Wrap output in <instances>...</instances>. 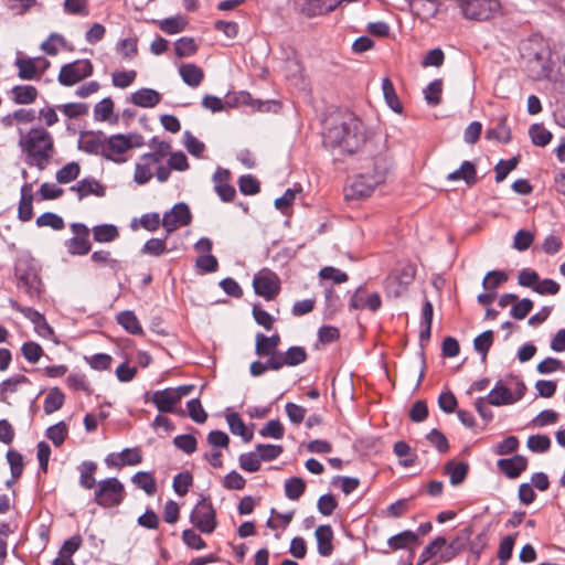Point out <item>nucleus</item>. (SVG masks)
<instances>
[{"instance_id": "obj_1", "label": "nucleus", "mask_w": 565, "mask_h": 565, "mask_svg": "<svg viewBox=\"0 0 565 565\" xmlns=\"http://www.w3.org/2000/svg\"><path fill=\"white\" fill-rule=\"evenodd\" d=\"M322 140L327 148H340L343 152L354 153L365 143V128L351 114L330 118L326 121Z\"/></svg>"}, {"instance_id": "obj_2", "label": "nucleus", "mask_w": 565, "mask_h": 565, "mask_svg": "<svg viewBox=\"0 0 565 565\" xmlns=\"http://www.w3.org/2000/svg\"><path fill=\"white\" fill-rule=\"evenodd\" d=\"M19 148L29 167L44 170L56 153L52 134L44 127H32L28 131L19 130Z\"/></svg>"}, {"instance_id": "obj_3", "label": "nucleus", "mask_w": 565, "mask_h": 565, "mask_svg": "<svg viewBox=\"0 0 565 565\" xmlns=\"http://www.w3.org/2000/svg\"><path fill=\"white\" fill-rule=\"evenodd\" d=\"M388 166L383 157H374L369 161L365 171L360 173L350 185L344 189L347 200H361L369 198L376 185L384 182Z\"/></svg>"}, {"instance_id": "obj_4", "label": "nucleus", "mask_w": 565, "mask_h": 565, "mask_svg": "<svg viewBox=\"0 0 565 565\" xmlns=\"http://www.w3.org/2000/svg\"><path fill=\"white\" fill-rule=\"evenodd\" d=\"M554 65L551 47L545 41L534 42L527 53V72L533 79L548 77Z\"/></svg>"}, {"instance_id": "obj_5", "label": "nucleus", "mask_w": 565, "mask_h": 565, "mask_svg": "<svg viewBox=\"0 0 565 565\" xmlns=\"http://www.w3.org/2000/svg\"><path fill=\"white\" fill-rule=\"evenodd\" d=\"M143 145V137L139 134H117L107 136L104 158L116 163L127 161L126 153Z\"/></svg>"}, {"instance_id": "obj_6", "label": "nucleus", "mask_w": 565, "mask_h": 565, "mask_svg": "<svg viewBox=\"0 0 565 565\" xmlns=\"http://www.w3.org/2000/svg\"><path fill=\"white\" fill-rule=\"evenodd\" d=\"M18 288L23 290L31 300H36L43 292V284L36 267L30 260H19L15 265Z\"/></svg>"}, {"instance_id": "obj_7", "label": "nucleus", "mask_w": 565, "mask_h": 565, "mask_svg": "<svg viewBox=\"0 0 565 565\" xmlns=\"http://www.w3.org/2000/svg\"><path fill=\"white\" fill-rule=\"evenodd\" d=\"M124 484L115 477L98 481L94 493V501L102 508L119 505L125 499Z\"/></svg>"}, {"instance_id": "obj_8", "label": "nucleus", "mask_w": 565, "mask_h": 565, "mask_svg": "<svg viewBox=\"0 0 565 565\" xmlns=\"http://www.w3.org/2000/svg\"><path fill=\"white\" fill-rule=\"evenodd\" d=\"M468 20L486 21L500 12L499 0H454Z\"/></svg>"}, {"instance_id": "obj_9", "label": "nucleus", "mask_w": 565, "mask_h": 565, "mask_svg": "<svg viewBox=\"0 0 565 565\" xmlns=\"http://www.w3.org/2000/svg\"><path fill=\"white\" fill-rule=\"evenodd\" d=\"M190 522L203 534H211L217 526L216 511L212 501L203 497L190 513Z\"/></svg>"}, {"instance_id": "obj_10", "label": "nucleus", "mask_w": 565, "mask_h": 565, "mask_svg": "<svg viewBox=\"0 0 565 565\" xmlns=\"http://www.w3.org/2000/svg\"><path fill=\"white\" fill-rule=\"evenodd\" d=\"M525 390L526 387L521 381H515L513 388L504 385L502 381H498L488 394L487 401L493 406L510 405L520 401L523 397Z\"/></svg>"}, {"instance_id": "obj_11", "label": "nucleus", "mask_w": 565, "mask_h": 565, "mask_svg": "<svg viewBox=\"0 0 565 565\" xmlns=\"http://www.w3.org/2000/svg\"><path fill=\"white\" fill-rule=\"evenodd\" d=\"M94 66L89 60H76L63 65L57 79L63 86H73L93 74Z\"/></svg>"}, {"instance_id": "obj_12", "label": "nucleus", "mask_w": 565, "mask_h": 565, "mask_svg": "<svg viewBox=\"0 0 565 565\" xmlns=\"http://www.w3.org/2000/svg\"><path fill=\"white\" fill-rule=\"evenodd\" d=\"M253 287L258 296L273 300L280 291V279L273 270L263 268L254 275Z\"/></svg>"}, {"instance_id": "obj_13", "label": "nucleus", "mask_w": 565, "mask_h": 565, "mask_svg": "<svg viewBox=\"0 0 565 565\" xmlns=\"http://www.w3.org/2000/svg\"><path fill=\"white\" fill-rule=\"evenodd\" d=\"M73 237L65 242L67 253L73 256H84L92 249L89 228L83 223H72Z\"/></svg>"}, {"instance_id": "obj_14", "label": "nucleus", "mask_w": 565, "mask_h": 565, "mask_svg": "<svg viewBox=\"0 0 565 565\" xmlns=\"http://www.w3.org/2000/svg\"><path fill=\"white\" fill-rule=\"evenodd\" d=\"M192 215L189 206L185 203H178L166 212L162 217V226L167 232V237L180 227L186 226L191 223Z\"/></svg>"}, {"instance_id": "obj_15", "label": "nucleus", "mask_w": 565, "mask_h": 565, "mask_svg": "<svg viewBox=\"0 0 565 565\" xmlns=\"http://www.w3.org/2000/svg\"><path fill=\"white\" fill-rule=\"evenodd\" d=\"M107 136L102 131H87L81 135L78 140L79 150L104 158Z\"/></svg>"}, {"instance_id": "obj_16", "label": "nucleus", "mask_w": 565, "mask_h": 565, "mask_svg": "<svg viewBox=\"0 0 565 565\" xmlns=\"http://www.w3.org/2000/svg\"><path fill=\"white\" fill-rule=\"evenodd\" d=\"M158 166H162V163L157 162L156 158L142 154L136 163L134 181L139 185L148 183L153 175L157 177Z\"/></svg>"}, {"instance_id": "obj_17", "label": "nucleus", "mask_w": 565, "mask_h": 565, "mask_svg": "<svg viewBox=\"0 0 565 565\" xmlns=\"http://www.w3.org/2000/svg\"><path fill=\"white\" fill-rule=\"evenodd\" d=\"M189 169L186 156L182 151L171 152L169 154L168 166H158L157 180L159 182L168 181L171 170L185 171Z\"/></svg>"}, {"instance_id": "obj_18", "label": "nucleus", "mask_w": 565, "mask_h": 565, "mask_svg": "<svg viewBox=\"0 0 565 565\" xmlns=\"http://www.w3.org/2000/svg\"><path fill=\"white\" fill-rule=\"evenodd\" d=\"M497 466L509 479H515L526 469L527 460L521 455H515L512 458L498 460Z\"/></svg>"}, {"instance_id": "obj_19", "label": "nucleus", "mask_w": 565, "mask_h": 565, "mask_svg": "<svg viewBox=\"0 0 565 565\" xmlns=\"http://www.w3.org/2000/svg\"><path fill=\"white\" fill-rule=\"evenodd\" d=\"M36 61H43L45 66L50 64L49 61L41 57H18L14 62V65L18 68V76L23 81L39 78L42 75V72L38 71Z\"/></svg>"}, {"instance_id": "obj_20", "label": "nucleus", "mask_w": 565, "mask_h": 565, "mask_svg": "<svg viewBox=\"0 0 565 565\" xmlns=\"http://www.w3.org/2000/svg\"><path fill=\"white\" fill-rule=\"evenodd\" d=\"M300 10L307 17H315L332 11L338 0H300Z\"/></svg>"}, {"instance_id": "obj_21", "label": "nucleus", "mask_w": 565, "mask_h": 565, "mask_svg": "<svg viewBox=\"0 0 565 565\" xmlns=\"http://www.w3.org/2000/svg\"><path fill=\"white\" fill-rule=\"evenodd\" d=\"M315 536L318 553L323 557L330 556L333 553V530L331 525H319L316 529Z\"/></svg>"}, {"instance_id": "obj_22", "label": "nucleus", "mask_w": 565, "mask_h": 565, "mask_svg": "<svg viewBox=\"0 0 565 565\" xmlns=\"http://www.w3.org/2000/svg\"><path fill=\"white\" fill-rule=\"evenodd\" d=\"M411 11L420 20L426 21L434 18L439 10L438 0H407Z\"/></svg>"}, {"instance_id": "obj_23", "label": "nucleus", "mask_w": 565, "mask_h": 565, "mask_svg": "<svg viewBox=\"0 0 565 565\" xmlns=\"http://www.w3.org/2000/svg\"><path fill=\"white\" fill-rule=\"evenodd\" d=\"M486 139L494 140L501 143H508L511 140V129L507 125V118L500 117L491 122V127L486 130Z\"/></svg>"}, {"instance_id": "obj_24", "label": "nucleus", "mask_w": 565, "mask_h": 565, "mask_svg": "<svg viewBox=\"0 0 565 565\" xmlns=\"http://www.w3.org/2000/svg\"><path fill=\"white\" fill-rule=\"evenodd\" d=\"M151 401L161 413H173L175 405L179 404L173 388L156 391Z\"/></svg>"}, {"instance_id": "obj_25", "label": "nucleus", "mask_w": 565, "mask_h": 565, "mask_svg": "<svg viewBox=\"0 0 565 565\" xmlns=\"http://www.w3.org/2000/svg\"><path fill=\"white\" fill-rule=\"evenodd\" d=\"M161 98V94L152 88H140L131 94L130 102L138 107L152 108Z\"/></svg>"}, {"instance_id": "obj_26", "label": "nucleus", "mask_w": 565, "mask_h": 565, "mask_svg": "<svg viewBox=\"0 0 565 565\" xmlns=\"http://www.w3.org/2000/svg\"><path fill=\"white\" fill-rule=\"evenodd\" d=\"M71 191L76 192L79 200L88 195H105V188L94 178H85L81 180L77 184L71 186Z\"/></svg>"}, {"instance_id": "obj_27", "label": "nucleus", "mask_w": 565, "mask_h": 565, "mask_svg": "<svg viewBox=\"0 0 565 565\" xmlns=\"http://www.w3.org/2000/svg\"><path fill=\"white\" fill-rule=\"evenodd\" d=\"M33 192L32 184L25 183L21 188V199L18 207V217L22 222H28L33 216Z\"/></svg>"}, {"instance_id": "obj_28", "label": "nucleus", "mask_w": 565, "mask_h": 565, "mask_svg": "<svg viewBox=\"0 0 565 565\" xmlns=\"http://www.w3.org/2000/svg\"><path fill=\"white\" fill-rule=\"evenodd\" d=\"M90 260L99 267H107L114 275H117L122 269L121 262L114 258L111 253L106 249L95 250L90 255Z\"/></svg>"}, {"instance_id": "obj_29", "label": "nucleus", "mask_w": 565, "mask_h": 565, "mask_svg": "<svg viewBox=\"0 0 565 565\" xmlns=\"http://www.w3.org/2000/svg\"><path fill=\"white\" fill-rule=\"evenodd\" d=\"M280 344V335L275 333L270 337H267L263 333L256 334V343H255V353L258 356H267L268 354L277 351L278 345Z\"/></svg>"}, {"instance_id": "obj_30", "label": "nucleus", "mask_w": 565, "mask_h": 565, "mask_svg": "<svg viewBox=\"0 0 565 565\" xmlns=\"http://www.w3.org/2000/svg\"><path fill=\"white\" fill-rule=\"evenodd\" d=\"M418 544V536L413 531H403L387 540V545L392 551L408 550Z\"/></svg>"}, {"instance_id": "obj_31", "label": "nucleus", "mask_w": 565, "mask_h": 565, "mask_svg": "<svg viewBox=\"0 0 565 565\" xmlns=\"http://www.w3.org/2000/svg\"><path fill=\"white\" fill-rule=\"evenodd\" d=\"M179 74L182 81L190 87H198L204 78L203 70L193 63L182 64L179 67Z\"/></svg>"}, {"instance_id": "obj_32", "label": "nucleus", "mask_w": 565, "mask_h": 565, "mask_svg": "<svg viewBox=\"0 0 565 565\" xmlns=\"http://www.w3.org/2000/svg\"><path fill=\"white\" fill-rule=\"evenodd\" d=\"M448 181L463 180L468 185L477 182L476 166L471 161H463L459 169L447 175Z\"/></svg>"}, {"instance_id": "obj_33", "label": "nucleus", "mask_w": 565, "mask_h": 565, "mask_svg": "<svg viewBox=\"0 0 565 565\" xmlns=\"http://www.w3.org/2000/svg\"><path fill=\"white\" fill-rule=\"evenodd\" d=\"M78 470L81 487L86 490L96 489L98 483L95 478L97 465L94 461H83Z\"/></svg>"}, {"instance_id": "obj_34", "label": "nucleus", "mask_w": 565, "mask_h": 565, "mask_svg": "<svg viewBox=\"0 0 565 565\" xmlns=\"http://www.w3.org/2000/svg\"><path fill=\"white\" fill-rule=\"evenodd\" d=\"M10 306L14 311L22 313L26 319H29L36 327H44L46 330L52 331L50 326L46 323L44 316L38 310L20 305L17 300L11 299Z\"/></svg>"}, {"instance_id": "obj_35", "label": "nucleus", "mask_w": 565, "mask_h": 565, "mask_svg": "<svg viewBox=\"0 0 565 565\" xmlns=\"http://www.w3.org/2000/svg\"><path fill=\"white\" fill-rule=\"evenodd\" d=\"M12 99L18 105L32 104L38 97V89L32 85H17L11 89Z\"/></svg>"}, {"instance_id": "obj_36", "label": "nucleus", "mask_w": 565, "mask_h": 565, "mask_svg": "<svg viewBox=\"0 0 565 565\" xmlns=\"http://www.w3.org/2000/svg\"><path fill=\"white\" fill-rule=\"evenodd\" d=\"M382 90L387 106L395 113L403 111V105L396 94L395 87L388 77L382 79Z\"/></svg>"}, {"instance_id": "obj_37", "label": "nucleus", "mask_w": 565, "mask_h": 565, "mask_svg": "<svg viewBox=\"0 0 565 565\" xmlns=\"http://www.w3.org/2000/svg\"><path fill=\"white\" fill-rule=\"evenodd\" d=\"M117 322L129 333L138 335L142 334L143 330L142 327L136 317V315L130 311H121L117 315Z\"/></svg>"}, {"instance_id": "obj_38", "label": "nucleus", "mask_w": 565, "mask_h": 565, "mask_svg": "<svg viewBox=\"0 0 565 565\" xmlns=\"http://www.w3.org/2000/svg\"><path fill=\"white\" fill-rule=\"evenodd\" d=\"M92 233L94 241L97 243H110L119 237L118 228L113 224L96 225Z\"/></svg>"}, {"instance_id": "obj_39", "label": "nucleus", "mask_w": 565, "mask_h": 565, "mask_svg": "<svg viewBox=\"0 0 565 565\" xmlns=\"http://www.w3.org/2000/svg\"><path fill=\"white\" fill-rule=\"evenodd\" d=\"M226 420L232 434L241 436L245 443H249L253 439V431L247 429L237 413L228 414Z\"/></svg>"}, {"instance_id": "obj_40", "label": "nucleus", "mask_w": 565, "mask_h": 565, "mask_svg": "<svg viewBox=\"0 0 565 565\" xmlns=\"http://www.w3.org/2000/svg\"><path fill=\"white\" fill-rule=\"evenodd\" d=\"M131 481L148 495H153L157 492V482L151 472L139 471L132 476Z\"/></svg>"}, {"instance_id": "obj_41", "label": "nucleus", "mask_w": 565, "mask_h": 565, "mask_svg": "<svg viewBox=\"0 0 565 565\" xmlns=\"http://www.w3.org/2000/svg\"><path fill=\"white\" fill-rule=\"evenodd\" d=\"M468 469V463L463 461H449L445 467L446 473L449 475L450 483L454 486L460 484L466 479Z\"/></svg>"}, {"instance_id": "obj_42", "label": "nucleus", "mask_w": 565, "mask_h": 565, "mask_svg": "<svg viewBox=\"0 0 565 565\" xmlns=\"http://www.w3.org/2000/svg\"><path fill=\"white\" fill-rule=\"evenodd\" d=\"M158 25L160 30L167 34H177L185 30L188 20L182 15H174L160 20Z\"/></svg>"}, {"instance_id": "obj_43", "label": "nucleus", "mask_w": 565, "mask_h": 565, "mask_svg": "<svg viewBox=\"0 0 565 565\" xmlns=\"http://www.w3.org/2000/svg\"><path fill=\"white\" fill-rule=\"evenodd\" d=\"M30 383L29 379L24 375H15L7 379L0 383V401L7 403L8 394L15 393L20 384Z\"/></svg>"}, {"instance_id": "obj_44", "label": "nucleus", "mask_w": 565, "mask_h": 565, "mask_svg": "<svg viewBox=\"0 0 565 565\" xmlns=\"http://www.w3.org/2000/svg\"><path fill=\"white\" fill-rule=\"evenodd\" d=\"M305 490L306 482L302 478L291 477L285 481V494L289 500H299Z\"/></svg>"}, {"instance_id": "obj_45", "label": "nucleus", "mask_w": 565, "mask_h": 565, "mask_svg": "<svg viewBox=\"0 0 565 565\" xmlns=\"http://www.w3.org/2000/svg\"><path fill=\"white\" fill-rule=\"evenodd\" d=\"M64 399H65V396L60 388H57V387L52 388L44 399V405H43L44 412L46 414H52V413L58 411L63 406Z\"/></svg>"}, {"instance_id": "obj_46", "label": "nucleus", "mask_w": 565, "mask_h": 565, "mask_svg": "<svg viewBox=\"0 0 565 565\" xmlns=\"http://www.w3.org/2000/svg\"><path fill=\"white\" fill-rule=\"evenodd\" d=\"M532 142L539 147H545L552 140V134L543 125L534 124L529 129Z\"/></svg>"}, {"instance_id": "obj_47", "label": "nucleus", "mask_w": 565, "mask_h": 565, "mask_svg": "<svg viewBox=\"0 0 565 565\" xmlns=\"http://www.w3.org/2000/svg\"><path fill=\"white\" fill-rule=\"evenodd\" d=\"M45 435L54 446L60 447L68 435L67 425L64 422H58L57 424L49 427Z\"/></svg>"}, {"instance_id": "obj_48", "label": "nucleus", "mask_w": 565, "mask_h": 565, "mask_svg": "<svg viewBox=\"0 0 565 565\" xmlns=\"http://www.w3.org/2000/svg\"><path fill=\"white\" fill-rule=\"evenodd\" d=\"M167 236L164 238H150L148 239L142 248L141 253L150 256L159 257L168 252L167 248Z\"/></svg>"}, {"instance_id": "obj_49", "label": "nucleus", "mask_w": 565, "mask_h": 565, "mask_svg": "<svg viewBox=\"0 0 565 565\" xmlns=\"http://www.w3.org/2000/svg\"><path fill=\"white\" fill-rule=\"evenodd\" d=\"M149 146L152 149V151L147 154L156 158L157 162L162 163V160L171 153L170 142L160 140L157 137H153L150 140Z\"/></svg>"}, {"instance_id": "obj_50", "label": "nucleus", "mask_w": 565, "mask_h": 565, "mask_svg": "<svg viewBox=\"0 0 565 565\" xmlns=\"http://www.w3.org/2000/svg\"><path fill=\"white\" fill-rule=\"evenodd\" d=\"M174 51L178 57H188L196 53L198 45L192 38L183 36L175 41Z\"/></svg>"}, {"instance_id": "obj_51", "label": "nucleus", "mask_w": 565, "mask_h": 565, "mask_svg": "<svg viewBox=\"0 0 565 565\" xmlns=\"http://www.w3.org/2000/svg\"><path fill=\"white\" fill-rule=\"evenodd\" d=\"M443 81L435 79L424 89L425 99L428 105L437 106L441 100Z\"/></svg>"}, {"instance_id": "obj_52", "label": "nucleus", "mask_w": 565, "mask_h": 565, "mask_svg": "<svg viewBox=\"0 0 565 565\" xmlns=\"http://www.w3.org/2000/svg\"><path fill=\"white\" fill-rule=\"evenodd\" d=\"M493 343V332L487 330L479 334L473 341L475 350L482 355V360L486 361L487 354Z\"/></svg>"}, {"instance_id": "obj_53", "label": "nucleus", "mask_w": 565, "mask_h": 565, "mask_svg": "<svg viewBox=\"0 0 565 565\" xmlns=\"http://www.w3.org/2000/svg\"><path fill=\"white\" fill-rule=\"evenodd\" d=\"M508 274L502 270H491L483 278L482 286L486 290L495 291V289L508 280Z\"/></svg>"}, {"instance_id": "obj_54", "label": "nucleus", "mask_w": 565, "mask_h": 565, "mask_svg": "<svg viewBox=\"0 0 565 565\" xmlns=\"http://www.w3.org/2000/svg\"><path fill=\"white\" fill-rule=\"evenodd\" d=\"M36 225L39 227L47 226L55 231H61L64 228L65 223L60 215L52 212H45L36 218Z\"/></svg>"}, {"instance_id": "obj_55", "label": "nucleus", "mask_w": 565, "mask_h": 565, "mask_svg": "<svg viewBox=\"0 0 565 565\" xmlns=\"http://www.w3.org/2000/svg\"><path fill=\"white\" fill-rule=\"evenodd\" d=\"M81 167L77 162H70L56 172V180L60 183H70L77 179Z\"/></svg>"}, {"instance_id": "obj_56", "label": "nucleus", "mask_w": 565, "mask_h": 565, "mask_svg": "<svg viewBox=\"0 0 565 565\" xmlns=\"http://www.w3.org/2000/svg\"><path fill=\"white\" fill-rule=\"evenodd\" d=\"M114 111V102L110 97H106L98 102L94 107V118L97 121H106Z\"/></svg>"}, {"instance_id": "obj_57", "label": "nucleus", "mask_w": 565, "mask_h": 565, "mask_svg": "<svg viewBox=\"0 0 565 565\" xmlns=\"http://www.w3.org/2000/svg\"><path fill=\"white\" fill-rule=\"evenodd\" d=\"M192 482L193 478L190 472H180L177 476H174L172 487L178 495L183 497L188 493L189 488L192 486Z\"/></svg>"}, {"instance_id": "obj_58", "label": "nucleus", "mask_w": 565, "mask_h": 565, "mask_svg": "<svg viewBox=\"0 0 565 565\" xmlns=\"http://www.w3.org/2000/svg\"><path fill=\"white\" fill-rule=\"evenodd\" d=\"M239 467L247 472H256L260 469L262 460L257 451L242 454L239 456Z\"/></svg>"}, {"instance_id": "obj_59", "label": "nucleus", "mask_w": 565, "mask_h": 565, "mask_svg": "<svg viewBox=\"0 0 565 565\" xmlns=\"http://www.w3.org/2000/svg\"><path fill=\"white\" fill-rule=\"evenodd\" d=\"M256 451L259 455L262 461H270L278 458L284 449L279 445H269V444H258L256 446Z\"/></svg>"}, {"instance_id": "obj_60", "label": "nucleus", "mask_w": 565, "mask_h": 565, "mask_svg": "<svg viewBox=\"0 0 565 565\" xmlns=\"http://www.w3.org/2000/svg\"><path fill=\"white\" fill-rule=\"evenodd\" d=\"M7 460L10 465L11 475L14 480L19 479L23 472V457L22 455L13 449L7 452Z\"/></svg>"}, {"instance_id": "obj_61", "label": "nucleus", "mask_w": 565, "mask_h": 565, "mask_svg": "<svg viewBox=\"0 0 565 565\" xmlns=\"http://www.w3.org/2000/svg\"><path fill=\"white\" fill-rule=\"evenodd\" d=\"M516 536L518 533L510 534L500 542L498 558L501 563H507L511 558Z\"/></svg>"}, {"instance_id": "obj_62", "label": "nucleus", "mask_w": 565, "mask_h": 565, "mask_svg": "<svg viewBox=\"0 0 565 565\" xmlns=\"http://www.w3.org/2000/svg\"><path fill=\"white\" fill-rule=\"evenodd\" d=\"M137 77V72L131 71H117L111 75V82L115 87L126 88L130 86Z\"/></svg>"}, {"instance_id": "obj_63", "label": "nucleus", "mask_w": 565, "mask_h": 565, "mask_svg": "<svg viewBox=\"0 0 565 565\" xmlns=\"http://www.w3.org/2000/svg\"><path fill=\"white\" fill-rule=\"evenodd\" d=\"M65 39L57 33H52L42 44L41 50L49 55H56L58 53V46H65Z\"/></svg>"}, {"instance_id": "obj_64", "label": "nucleus", "mask_w": 565, "mask_h": 565, "mask_svg": "<svg viewBox=\"0 0 565 565\" xmlns=\"http://www.w3.org/2000/svg\"><path fill=\"white\" fill-rule=\"evenodd\" d=\"M22 355L30 363H36L41 356L43 355L42 347L33 341H28L22 344L21 348Z\"/></svg>"}]
</instances>
